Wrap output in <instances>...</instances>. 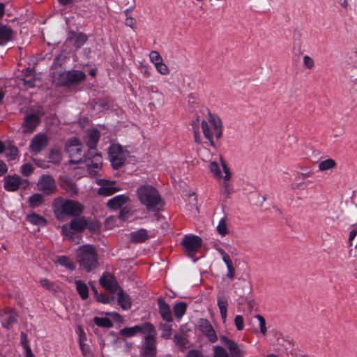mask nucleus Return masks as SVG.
Here are the masks:
<instances>
[{
	"instance_id": "obj_28",
	"label": "nucleus",
	"mask_w": 357,
	"mask_h": 357,
	"mask_svg": "<svg viewBox=\"0 0 357 357\" xmlns=\"http://www.w3.org/2000/svg\"><path fill=\"white\" fill-rule=\"evenodd\" d=\"M13 29L5 24L0 23V45H5L13 38Z\"/></svg>"
},
{
	"instance_id": "obj_25",
	"label": "nucleus",
	"mask_w": 357,
	"mask_h": 357,
	"mask_svg": "<svg viewBox=\"0 0 357 357\" xmlns=\"http://www.w3.org/2000/svg\"><path fill=\"white\" fill-rule=\"evenodd\" d=\"M173 341L181 351H184L190 347L187 335L183 333H177L174 335Z\"/></svg>"
},
{
	"instance_id": "obj_48",
	"label": "nucleus",
	"mask_w": 357,
	"mask_h": 357,
	"mask_svg": "<svg viewBox=\"0 0 357 357\" xmlns=\"http://www.w3.org/2000/svg\"><path fill=\"white\" fill-rule=\"evenodd\" d=\"M150 61L154 64V66L158 64L162 61V58L157 51H151L149 54Z\"/></svg>"
},
{
	"instance_id": "obj_47",
	"label": "nucleus",
	"mask_w": 357,
	"mask_h": 357,
	"mask_svg": "<svg viewBox=\"0 0 357 357\" xmlns=\"http://www.w3.org/2000/svg\"><path fill=\"white\" fill-rule=\"evenodd\" d=\"M217 230L218 232L222 236H225L228 233V229L225 218H222L220 220L217 226Z\"/></svg>"
},
{
	"instance_id": "obj_17",
	"label": "nucleus",
	"mask_w": 357,
	"mask_h": 357,
	"mask_svg": "<svg viewBox=\"0 0 357 357\" xmlns=\"http://www.w3.org/2000/svg\"><path fill=\"white\" fill-rule=\"evenodd\" d=\"M40 123V118L36 114H27L22 124L23 133H32Z\"/></svg>"
},
{
	"instance_id": "obj_36",
	"label": "nucleus",
	"mask_w": 357,
	"mask_h": 357,
	"mask_svg": "<svg viewBox=\"0 0 357 357\" xmlns=\"http://www.w3.org/2000/svg\"><path fill=\"white\" fill-rule=\"evenodd\" d=\"M93 322L96 325L100 327H104L107 328H112L113 326V324L112 321L107 317H96L93 319Z\"/></svg>"
},
{
	"instance_id": "obj_29",
	"label": "nucleus",
	"mask_w": 357,
	"mask_h": 357,
	"mask_svg": "<svg viewBox=\"0 0 357 357\" xmlns=\"http://www.w3.org/2000/svg\"><path fill=\"white\" fill-rule=\"evenodd\" d=\"M128 199V196L120 195L115 196L107 201V206L111 209H117L121 208Z\"/></svg>"
},
{
	"instance_id": "obj_16",
	"label": "nucleus",
	"mask_w": 357,
	"mask_h": 357,
	"mask_svg": "<svg viewBox=\"0 0 357 357\" xmlns=\"http://www.w3.org/2000/svg\"><path fill=\"white\" fill-rule=\"evenodd\" d=\"M149 329H152V324L146 322L141 325H135L133 327H125L119 331V333L122 336L130 337L138 333L145 334L146 332H149Z\"/></svg>"
},
{
	"instance_id": "obj_18",
	"label": "nucleus",
	"mask_w": 357,
	"mask_h": 357,
	"mask_svg": "<svg viewBox=\"0 0 357 357\" xmlns=\"http://www.w3.org/2000/svg\"><path fill=\"white\" fill-rule=\"evenodd\" d=\"M47 143L48 139L46 135L44 133H38L31 140L29 149L31 151L37 154L47 146Z\"/></svg>"
},
{
	"instance_id": "obj_63",
	"label": "nucleus",
	"mask_w": 357,
	"mask_h": 357,
	"mask_svg": "<svg viewBox=\"0 0 357 357\" xmlns=\"http://www.w3.org/2000/svg\"><path fill=\"white\" fill-rule=\"evenodd\" d=\"M129 213V209L127 207L123 208L119 213V218L123 220H125L128 218V215Z\"/></svg>"
},
{
	"instance_id": "obj_11",
	"label": "nucleus",
	"mask_w": 357,
	"mask_h": 357,
	"mask_svg": "<svg viewBox=\"0 0 357 357\" xmlns=\"http://www.w3.org/2000/svg\"><path fill=\"white\" fill-rule=\"evenodd\" d=\"M3 188L6 191L14 192L19 189L21 185L25 188L29 185L27 180H22L17 174L8 175L3 178Z\"/></svg>"
},
{
	"instance_id": "obj_59",
	"label": "nucleus",
	"mask_w": 357,
	"mask_h": 357,
	"mask_svg": "<svg viewBox=\"0 0 357 357\" xmlns=\"http://www.w3.org/2000/svg\"><path fill=\"white\" fill-rule=\"evenodd\" d=\"M221 164H222V166L223 168V171L225 172L224 179L225 181H228L231 177V173H230L229 169L227 167L225 162L222 158H221Z\"/></svg>"
},
{
	"instance_id": "obj_26",
	"label": "nucleus",
	"mask_w": 357,
	"mask_h": 357,
	"mask_svg": "<svg viewBox=\"0 0 357 357\" xmlns=\"http://www.w3.org/2000/svg\"><path fill=\"white\" fill-rule=\"evenodd\" d=\"M118 303L121 307L124 310L130 309L132 306V301L130 296L124 292V291L120 288L118 289Z\"/></svg>"
},
{
	"instance_id": "obj_19",
	"label": "nucleus",
	"mask_w": 357,
	"mask_h": 357,
	"mask_svg": "<svg viewBox=\"0 0 357 357\" xmlns=\"http://www.w3.org/2000/svg\"><path fill=\"white\" fill-rule=\"evenodd\" d=\"M100 134L97 129H92L87 132L84 137V142L89 147L90 153L96 152L97 144L100 139Z\"/></svg>"
},
{
	"instance_id": "obj_41",
	"label": "nucleus",
	"mask_w": 357,
	"mask_h": 357,
	"mask_svg": "<svg viewBox=\"0 0 357 357\" xmlns=\"http://www.w3.org/2000/svg\"><path fill=\"white\" fill-rule=\"evenodd\" d=\"M161 330V337L163 339H169L172 333V328L171 325L162 324L160 325Z\"/></svg>"
},
{
	"instance_id": "obj_56",
	"label": "nucleus",
	"mask_w": 357,
	"mask_h": 357,
	"mask_svg": "<svg viewBox=\"0 0 357 357\" xmlns=\"http://www.w3.org/2000/svg\"><path fill=\"white\" fill-rule=\"evenodd\" d=\"M185 357H204V355L201 351L192 349L187 352Z\"/></svg>"
},
{
	"instance_id": "obj_15",
	"label": "nucleus",
	"mask_w": 357,
	"mask_h": 357,
	"mask_svg": "<svg viewBox=\"0 0 357 357\" xmlns=\"http://www.w3.org/2000/svg\"><path fill=\"white\" fill-rule=\"evenodd\" d=\"M99 282L111 294H114L121 288L114 277L109 273H104L100 277Z\"/></svg>"
},
{
	"instance_id": "obj_12",
	"label": "nucleus",
	"mask_w": 357,
	"mask_h": 357,
	"mask_svg": "<svg viewBox=\"0 0 357 357\" xmlns=\"http://www.w3.org/2000/svg\"><path fill=\"white\" fill-rule=\"evenodd\" d=\"M37 188L38 191H40L47 195H52L56 189L55 181L52 176L44 174L38 179L37 182Z\"/></svg>"
},
{
	"instance_id": "obj_14",
	"label": "nucleus",
	"mask_w": 357,
	"mask_h": 357,
	"mask_svg": "<svg viewBox=\"0 0 357 357\" xmlns=\"http://www.w3.org/2000/svg\"><path fill=\"white\" fill-rule=\"evenodd\" d=\"M202 238L198 236H185L182 241V245L190 257L201 247Z\"/></svg>"
},
{
	"instance_id": "obj_3",
	"label": "nucleus",
	"mask_w": 357,
	"mask_h": 357,
	"mask_svg": "<svg viewBox=\"0 0 357 357\" xmlns=\"http://www.w3.org/2000/svg\"><path fill=\"white\" fill-rule=\"evenodd\" d=\"M201 127L204 137L208 140L210 145L215 149L216 146L213 137L217 140L220 139L223 131L222 123L220 119L209 112L208 121H202Z\"/></svg>"
},
{
	"instance_id": "obj_27",
	"label": "nucleus",
	"mask_w": 357,
	"mask_h": 357,
	"mask_svg": "<svg viewBox=\"0 0 357 357\" xmlns=\"http://www.w3.org/2000/svg\"><path fill=\"white\" fill-rule=\"evenodd\" d=\"M218 306L220 310V313L221 315V318L223 322H225L227 320V307H228V301L227 298L222 293L219 294L217 296Z\"/></svg>"
},
{
	"instance_id": "obj_30",
	"label": "nucleus",
	"mask_w": 357,
	"mask_h": 357,
	"mask_svg": "<svg viewBox=\"0 0 357 357\" xmlns=\"http://www.w3.org/2000/svg\"><path fill=\"white\" fill-rule=\"evenodd\" d=\"M70 40L73 41V45L76 48H79L87 41L88 36L83 33L73 32L71 33Z\"/></svg>"
},
{
	"instance_id": "obj_50",
	"label": "nucleus",
	"mask_w": 357,
	"mask_h": 357,
	"mask_svg": "<svg viewBox=\"0 0 357 357\" xmlns=\"http://www.w3.org/2000/svg\"><path fill=\"white\" fill-rule=\"evenodd\" d=\"M157 71L161 75H166L169 73V69L167 66L163 63V61L155 66Z\"/></svg>"
},
{
	"instance_id": "obj_55",
	"label": "nucleus",
	"mask_w": 357,
	"mask_h": 357,
	"mask_svg": "<svg viewBox=\"0 0 357 357\" xmlns=\"http://www.w3.org/2000/svg\"><path fill=\"white\" fill-rule=\"evenodd\" d=\"M20 339H21V344H22L25 351H27V349H31L28 344V339L26 334L24 332H22L20 334Z\"/></svg>"
},
{
	"instance_id": "obj_34",
	"label": "nucleus",
	"mask_w": 357,
	"mask_h": 357,
	"mask_svg": "<svg viewBox=\"0 0 357 357\" xmlns=\"http://www.w3.org/2000/svg\"><path fill=\"white\" fill-rule=\"evenodd\" d=\"M45 201V197L40 193H35L29 198V204L31 208L39 206Z\"/></svg>"
},
{
	"instance_id": "obj_8",
	"label": "nucleus",
	"mask_w": 357,
	"mask_h": 357,
	"mask_svg": "<svg viewBox=\"0 0 357 357\" xmlns=\"http://www.w3.org/2000/svg\"><path fill=\"white\" fill-rule=\"evenodd\" d=\"M156 331L152 324V329L146 332L144 337V344L142 349L143 357H155L156 356Z\"/></svg>"
},
{
	"instance_id": "obj_7",
	"label": "nucleus",
	"mask_w": 357,
	"mask_h": 357,
	"mask_svg": "<svg viewBox=\"0 0 357 357\" xmlns=\"http://www.w3.org/2000/svg\"><path fill=\"white\" fill-rule=\"evenodd\" d=\"M108 154L112 166L118 169L124 164L128 151L120 144H114L109 146Z\"/></svg>"
},
{
	"instance_id": "obj_37",
	"label": "nucleus",
	"mask_w": 357,
	"mask_h": 357,
	"mask_svg": "<svg viewBox=\"0 0 357 357\" xmlns=\"http://www.w3.org/2000/svg\"><path fill=\"white\" fill-rule=\"evenodd\" d=\"M187 305L185 303L181 302L174 306V312L176 318H181L185 313Z\"/></svg>"
},
{
	"instance_id": "obj_57",
	"label": "nucleus",
	"mask_w": 357,
	"mask_h": 357,
	"mask_svg": "<svg viewBox=\"0 0 357 357\" xmlns=\"http://www.w3.org/2000/svg\"><path fill=\"white\" fill-rule=\"evenodd\" d=\"M303 63L307 69H312L314 65L313 59L307 55L304 56Z\"/></svg>"
},
{
	"instance_id": "obj_32",
	"label": "nucleus",
	"mask_w": 357,
	"mask_h": 357,
	"mask_svg": "<svg viewBox=\"0 0 357 357\" xmlns=\"http://www.w3.org/2000/svg\"><path fill=\"white\" fill-rule=\"evenodd\" d=\"M27 220L29 222L36 225L45 226L47 224V220L45 218L35 213L28 215Z\"/></svg>"
},
{
	"instance_id": "obj_2",
	"label": "nucleus",
	"mask_w": 357,
	"mask_h": 357,
	"mask_svg": "<svg viewBox=\"0 0 357 357\" xmlns=\"http://www.w3.org/2000/svg\"><path fill=\"white\" fill-rule=\"evenodd\" d=\"M76 260L81 268L90 272L98 266V253L92 245H83L76 250Z\"/></svg>"
},
{
	"instance_id": "obj_20",
	"label": "nucleus",
	"mask_w": 357,
	"mask_h": 357,
	"mask_svg": "<svg viewBox=\"0 0 357 357\" xmlns=\"http://www.w3.org/2000/svg\"><path fill=\"white\" fill-rule=\"evenodd\" d=\"M151 238H152L151 232L143 228L132 231L129 234L130 242L135 244L144 243Z\"/></svg>"
},
{
	"instance_id": "obj_64",
	"label": "nucleus",
	"mask_w": 357,
	"mask_h": 357,
	"mask_svg": "<svg viewBox=\"0 0 357 357\" xmlns=\"http://www.w3.org/2000/svg\"><path fill=\"white\" fill-rule=\"evenodd\" d=\"M125 24L132 29L135 28V20L132 17H127L126 19Z\"/></svg>"
},
{
	"instance_id": "obj_35",
	"label": "nucleus",
	"mask_w": 357,
	"mask_h": 357,
	"mask_svg": "<svg viewBox=\"0 0 357 357\" xmlns=\"http://www.w3.org/2000/svg\"><path fill=\"white\" fill-rule=\"evenodd\" d=\"M337 166L335 161L332 158H328L319 162V169L321 172H325L329 169H333Z\"/></svg>"
},
{
	"instance_id": "obj_6",
	"label": "nucleus",
	"mask_w": 357,
	"mask_h": 357,
	"mask_svg": "<svg viewBox=\"0 0 357 357\" xmlns=\"http://www.w3.org/2000/svg\"><path fill=\"white\" fill-rule=\"evenodd\" d=\"M82 144L76 137L68 139L66 144V151L70 158V164L79 165L84 163L85 154L82 153Z\"/></svg>"
},
{
	"instance_id": "obj_46",
	"label": "nucleus",
	"mask_w": 357,
	"mask_h": 357,
	"mask_svg": "<svg viewBox=\"0 0 357 357\" xmlns=\"http://www.w3.org/2000/svg\"><path fill=\"white\" fill-rule=\"evenodd\" d=\"M96 299L100 303L107 304L114 301V296L112 294H100V295H97Z\"/></svg>"
},
{
	"instance_id": "obj_51",
	"label": "nucleus",
	"mask_w": 357,
	"mask_h": 357,
	"mask_svg": "<svg viewBox=\"0 0 357 357\" xmlns=\"http://www.w3.org/2000/svg\"><path fill=\"white\" fill-rule=\"evenodd\" d=\"M209 167L211 172L214 174L215 176L218 178L221 177V171L218 164L216 162H211Z\"/></svg>"
},
{
	"instance_id": "obj_44",
	"label": "nucleus",
	"mask_w": 357,
	"mask_h": 357,
	"mask_svg": "<svg viewBox=\"0 0 357 357\" xmlns=\"http://www.w3.org/2000/svg\"><path fill=\"white\" fill-rule=\"evenodd\" d=\"M223 190L221 191V194L225 199H228L231 194L233 192L232 185L227 181L222 183Z\"/></svg>"
},
{
	"instance_id": "obj_1",
	"label": "nucleus",
	"mask_w": 357,
	"mask_h": 357,
	"mask_svg": "<svg viewBox=\"0 0 357 357\" xmlns=\"http://www.w3.org/2000/svg\"><path fill=\"white\" fill-rule=\"evenodd\" d=\"M137 194L140 202L146 206L149 211H158L163 206L158 191L152 185H141L138 188Z\"/></svg>"
},
{
	"instance_id": "obj_38",
	"label": "nucleus",
	"mask_w": 357,
	"mask_h": 357,
	"mask_svg": "<svg viewBox=\"0 0 357 357\" xmlns=\"http://www.w3.org/2000/svg\"><path fill=\"white\" fill-rule=\"evenodd\" d=\"M57 263H59L61 266H64L70 270H73L75 268V266L72 261L66 256H60L57 257L56 259Z\"/></svg>"
},
{
	"instance_id": "obj_13",
	"label": "nucleus",
	"mask_w": 357,
	"mask_h": 357,
	"mask_svg": "<svg viewBox=\"0 0 357 357\" xmlns=\"http://www.w3.org/2000/svg\"><path fill=\"white\" fill-rule=\"evenodd\" d=\"M198 328L201 333L205 336L208 342L215 343L218 340V335L210 321L206 319H200L198 322Z\"/></svg>"
},
{
	"instance_id": "obj_10",
	"label": "nucleus",
	"mask_w": 357,
	"mask_h": 357,
	"mask_svg": "<svg viewBox=\"0 0 357 357\" xmlns=\"http://www.w3.org/2000/svg\"><path fill=\"white\" fill-rule=\"evenodd\" d=\"M86 78V75L81 70H72L63 73L60 75L59 84L62 86H68L73 84H77Z\"/></svg>"
},
{
	"instance_id": "obj_53",
	"label": "nucleus",
	"mask_w": 357,
	"mask_h": 357,
	"mask_svg": "<svg viewBox=\"0 0 357 357\" xmlns=\"http://www.w3.org/2000/svg\"><path fill=\"white\" fill-rule=\"evenodd\" d=\"M33 168L29 163L24 164L21 167V172L25 176H30L33 172Z\"/></svg>"
},
{
	"instance_id": "obj_60",
	"label": "nucleus",
	"mask_w": 357,
	"mask_h": 357,
	"mask_svg": "<svg viewBox=\"0 0 357 357\" xmlns=\"http://www.w3.org/2000/svg\"><path fill=\"white\" fill-rule=\"evenodd\" d=\"M227 278H228L229 280H232L234 278L235 275V268L233 266V264L227 266Z\"/></svg>"
},
{
	"instance_id": "obj_58",
	"label": "nucleus",
	"mask_w": 357,
	"mask_h": 357,
	"mask_svg": "<svg viewBox=\"0 0 357 357\" xmlns=\"http://www.w3.org/2000/svg\"><path fill=\"white\" fill-rule=\"evenodd\" d=\"M357 235V223L352 225L349 231V242L351 244V241Z\"/></svg>"
},
{
	"instance_id": "obj_40",
	"label": "nucleus",
	"mask_w": 357,
	"mask_h": 357,
	"mask_svg": "<svg viewBox=\"0 0 357 357\" xmlns=\"http://www.w3.org/2000/svg\"><path fill=\"white\" fill-rule=\"evenodd\" d=\"M229 351V357H244L245 351L241 349L238 345L236 343L231 348L228 349Z\"/></svg>"
},
{
	"instance_id": "obj_42",
	"label": "nucleus",
	"mask_w": 357,
	"mask_h": 357,
	"mask_svg": "<svg viewBox=\"0 0 357 357\" xmlns=\"http://www.w3.org/2000/svg\"><path fill=\"white\" fill-rule=\"evenodd\" d=\"M39 282L43 288L46 289L50 291H56L57 287L56 286V284L47 278H41L39 280Z\"/></svg>"
},
{
	"instance_id": "obj_22",
	"label": "nucleus",
	"mask_w": 357,
	"mask_h": 357,
	"mask_svg": "<svg viewBox=\"0 0 357 357\" xmlns=\"http://www.w3.org/2000/svg\"><path fill=\"white\" fill-rule=\"evenodd\" d=\"M17 314L11 309L4 311L1 314V321L3 327L9 329L16 322Z\"/></svg>"
},
{
	"instance_id": "obj_31",
	"label": "nucleus",
	"mask_w": 357,
	"mask_h": 357,
	"mask_svg": "<svg viewBox=\"0 0 357 357\" xmlns=\"http://www.w3.org/2000/svg\"><path fill=\"white\" fill-rule=\"evenodd\" d=\"M76 290L82 299L85 300L89 297V288L82 280L75 281Z\"/></svg>"
},
{
	"instance_id": "obj_24",
	"label": "nucleus",
	"mask_w": 357,
	"mask_h": 357,
	"mask_svg": "<svg viewBox=\"0 0 357 357\" xmlns=\"http://www.w3.org/2000/svg\"><path fill=\"white\" fill-rule=\"evenodd\" d=\"M61 187L70 196L77 194L78 190L73 180L68 176H64L61 179Z\"/></svg>"
},
{
	"instance_id": "obj_62",
	"label": "nucleus",
	"mask_w": 357,
	"mask_h": 357,
	"mask_svg": "<svg viewBox=\"0 0 357 357\" xmlns=\"http://www.w3.org/2000/svg\"><path fill=\"white\" fill-rule=\"evenodd\" d=\"M79 339H78L79 344L86 343V335L84 330L82 328H79Z\"/></svg>"
},
{
	"instance_id": "obj_52",
	"label": "nucleus",
	"mask_w": 357,
	"mask_h": 357,
	"mask_svg": "<svg viewBox=\"0 0 357 357\" xmlns=\"http://www.w3.org/2000/svg\"><path fill=\"white\" fill-rule=\"evenodd\" d=\"M234 324L237 331H242L244 328L243 317L241 315H236L234 318Z\"/></svg>"
},
{
	"instance_id": "obj_49",
	"label": "nucleus",
	"mask_w": 357,
	"mask_h": 357,
	"mask_svg": "<svg viewBox=\"0 0 357 357\" xmlns=\"http://www.w3.org/2000/svg\"><path fill=\"white\" fill-rule=\"evenodd\" d=\"M255 317L259 321L261 333L265 335L267 332L265 319L261 314H256Z\"/></svg>"
},
{
	"instance_id": "obj_43",
	"label": "nucleus",
	"mask_w": 357,
	"mask_h": 357,
	"mask_svg": "<svg viewBox=\"0 0 357 357\" xmlns=\"http://www.w3.org/2000/svg\"><path fill=\"white\" fill-rule=\"evenodd\" d=\"M86 229H88L90 231L97 233L100 231V223L96 220H87Z\"/></svg>"
},
{
	"instance_id": "obj_23",
	"label": "nucleus",
	"mask_w": 357,
	"mask_h": 357,
	"mask_svg": "<svg viewBox=\"0 0 357 357\" xmlns=\"http://www.w3.org/2000/svg\"><path fill=\"white\" fill-rule=\"evenodd\" d=\"M158 305L159 312L162 319L167 322L172 321L173 317L169 305L162 298H158Z\"/></svg>"
},
{
	"instance_id": "obj_21",
	"label": "nucleus",
	"mask_w": 357,
	"mask_h": 357,
	"mask_svg": "<svg viewBox=\"0 0 357 357\" xmlns=\"http://www.w3.org/2000/svg\"><path fill=\"white\" fill-rule=\"evenodd\" d=\"M114 185V181L112 182L109 181L103 180L101 182L100 187L98 189V195L101 196H110L120 190V188H118Z\"/></svg>"
},
{
	"instance_id": "obj_4",
	"label": "nucleus",
	"mask_w": 357,
	"mask_h": 357,
	"mask_svg": "<svg viewBox=\"0 0 357 357\" xmlns=\"http://www.w3.org/2000/svg\"><path fill=\"white\" fill-rule=\"evenodd\" d=\"M86 218L79 215L74 217L69 222L61 227V234L75 243H79V238L76 233H82L86 229Z\"/></svg>"
},
{
	"instance_id": "obj_45",
	"label": "nucleus",
	"mask_w": 357,
	"mask_h": 357,
	"mask_svg": "<svg viewBox=\"0 0 357 357\" xmlns=\"http://www.w3.org/2000/svg\"><path fill=\"white\" fill-rule=\"evenodd\" d=\"M50 162L52 163H59L61 160V155L59 150L52 149L49 154Z\"/></svg>"
},
{
	"instance_id": "obj_5",
	"label": "nucleus",
	"mask_w": 357,
	"mask_h": 357,
	"mask_svg": "<svg viewBox=\"0 0 357 357\" xmlns=\"http://www.w3.org/2000/svg\"><path fill=\"white\" fill-rule=\"evenodd\" d=\"M84 210V206L77 201L66 199L61 201V204L56 206L54 213L57 219L62 220L66 216L73 218L80 215Z\"/></svg>"
},
{
	"instance_id": "obj_9",
	"label": "nucleus",
	"mask_w": 357,
	"mask_h": 357,
	"mask_svg": "<svg viewBox=\"0 0 357 357\" xmlns=\"http://www.w3.org/2000/svg\"><path fill=\"white\" fill-rule=\"evenodd\" d=\"M83 160L87 166L89 174L95 176L102 166V158L101 154L98 153L97 150L93 153L88 151Z\"/></svg>"
},
{
	"instance_id": "obj_33",
	"label": "nucleus",
	"mask_w": 357,
	"mask_h": 357,
	"mask_svg": "<svg viewBox=\"0 0 357 357\" xmlns=\"http://www.w3.org/2000/svg\"><path fill=\"white\" fill-rule=\"evenodd\" d=\"M36 79L33 75V70L26 69V73L23 78L24 86L26 88H33L36 86Z\"/></svg>"
},
{
	"instance_id": "obj_61",
	"label": "nucleus",
	"mask_w": 357,
	"mask_h": 357,
	"mask_svg": "<svg viewBox=\"0 0 357 357\" xmlns=\"http://www.w3.org/2000/svg\"><path fill=\"white\" fill-rule=\"evenodd\" d=\"M18 153V149L16 146H13L9 149V152L8 153V155L10 156V158L13 160L15 158Z\"/></svg>"
},
{
	"instance_id": "obj_54",
	"label": "nucleus",
	"mask_w": 357,
	"mask_h": 357,
	"mask_svg": "<svg viewBox=\"0 0 357 357\" xmlns=\"http://www.w3.org/2000/svg\"><path fill=\"white\" fill-rule=\"evenodd\" d=\"M220 340L221 342L227 347L228 349L236 344V342L234 340L229 339L225 335H220Z\"/></svg>"
},
{
	"instance_id": "obj_39",
	"label": "nucleus",
	"mask_w": 357,
	"mask_h": 357,
	"mask_svg": "<svg viewBox=\"0 0 357 357\" xmlns=\"http://www.w3.org/2000/svg\"><path fill=\"white\" fill-rule=\"evenodd\" d=\"M213 357H229V354L223 347L215 345L213 348Z\"/></svg>"
}]
</instances>
